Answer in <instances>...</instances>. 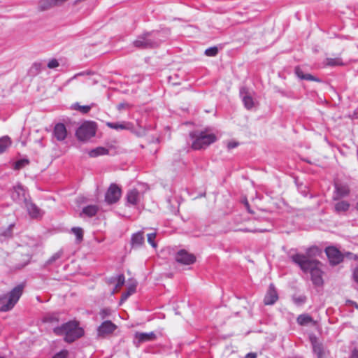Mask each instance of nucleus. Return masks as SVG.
Listing matches in <instances>:
<instances>
[{
	"mask_svg": "<svg viewBox=\"0 0 358 358\" xmlns=\"http://www.w3.org/2000/svg\"><path fill=\"white\" fill-rule=\"evenodd\" d=\"M292 259L303 271L310 272L312 281L315 286L323 285L322 264L319 261L308 259L305 255L299 254L293 255Z\"/></svg>",
	"mask_w": 358,
	"mask_h": 358,
	"instance_id": "f257e3e1",
	"label": "nucleus"
},
{
	"mask_svg": "<svg viewBox=\"0 0 358 358\" xmlns=\"http://www.w3.org/2000/svg\"><path fill=\"white\" fill-rule=\"evenodd\" d=\"M54 333L58 336H64V341L71 343L80 338L84 334V330L79 327V324L76 321H70L61 327L54 329Z\"/></svg>",
	"mask_w": 358,
	"mask_h": 358,
	"instance_id": "f03ea898",
	"label": "nucleus"
},
{
	"mask_svg": "<svg viewBox=\"0 0 358 358\" xmlns=\"http://www.w3.org/2000/svg\"><path fill=\"white\" fill-rule=\"evenodd\" d=\"M25 287V283L22 282L8 294L0 297V311L6 312L10 310L17 303Z\"/></svg>",
	"mask_w": 358,
	"mask_h": 358,
	"instance_id": "7ed1b4c3",
	"label": "nucleus"
},
{
	"mask_svg": "<svg viewBox=\"0 0 358 358\" xmlns=\"http://www.w3.org/2000/svg\"><path fill=\"white\" fill-rule=\"evenodd\" d=\"M189 137L192 140L191 147L193 150L204 149L217 140L214 134H208L204 131L191 132Z\"/></svg>",
	"mask_w": 358,
	"mask_h": 358,
	"instance_id": "20e7f679",
	"label": "nucleus"
},
{
	"mask_svg": "<svg viewBox=\"0 0 358 358\" xmlns=\"http://www.w3.org/2000/svg\"><path fill=\"white\" fill-rule=\"evenodd\" d=\"M96 124L92 121H86L77 129L76 135L80 141H86L96 134Z\"/></svg>",
	"mask_w": 358,
	"mask_h": 358,
	"instance_id": "39448f33",
	"label": "nucleus"
},
{
	"mask_svg": "<svg viewBox=\"0 0 358 358\" xmlns=\"http://www.w3.org/2000/svg\"><path fill=\"white\" fill-rule=\"evenodd\" d=\"M122 195L121 188L116 184H111L105 194V201L108 204L117 203Z\"/></svg>",
	"mask_w": 358,
	"mask_h": 358,
	"instance_id": "423d86ee",
	"label": "nucleus"
},
{
	"mask_svg": "<svg viewBox=\"0 0 358 358\" xmlns=\"http://www.w3.org/2000/svg\"><path fill=\"white\" fill-rule=\"evenodd\" d=\"M329 262L332 265H336L341 263L343 259L341 252L335 247H327L325 250Z\"/></svg>",
	"mask_w": 358,
	"mask_h": 358,
	"instance_id": "0eeeda50",
	"label": "nucleus"
},
{
	"mask_svg": "<svg viewBox=\"0 0 358 358\" xmlns=\"http://www.w3.org/2000/svg\"><path fill=\"white\" fill-rule=\"evenodd\" d=\"M176 260L180 264L189 265L195 262L196 257L194 255L181 250L177 253Z\"/></svg>",
	"mask_w": 358,
	"mask_h": 358,
	"instance_id": "6e6552de",
	"label": "nucleus"
},
{
	"mask_svg": "<svg viewBox=\"0 0 358 358\" xmlns=\"http://www.w3.org/2000/svg\"><path fill=\"white\" fill-rule=\"evenodd\" d=\"M117 329V326L110 320L104 321L98 327L97 333L99 336L112 334Z\"/></svg>",
	"mask_w": 358,
	"mask_h": 358,
	"instance_id": "1a4fd4ad",
	"label": "nucleus"
},
{
	"mask_svg": "<svg viewBox=\"0 0 358 358\" xmlns=\"http://www.w3.org/2000/svg\"><path fill=\"white\" fill-rule=\"evenodd\" d=\"M149 36V34H145L143 36L136 39L134 42V45L141 48H153L157 46V43L150 39Z\"/></svg>",
	"mask_w": 358,
	"mask_h": 358,
	"instance_id": "9d476101",
	"label": "nucleus"
},
{
	"mask_svg": "<svg viewBox=\"0 0 358 358\" xmlns=\"http://www.w3.org/2000/svg\"><path fill=\"white\" fill-rule=\"evenodd\" d=\"M278 299V292L273 284H271L264 296V302L265 305H272Z\"/></svg>",
	"mask_w": 358,
	"mask_h": 358,
	"instance_id": "9b49d317",
	"label": "nucleus"
},
{
	"mask_svg": "<svg viewBox=\"0 0 358 358\" xmlns=\"http://www.w3.org/2000/svg\"><path fill=\"white\" fill-rule=\"evenodd\" d=\"M143 199V195L136 189H132L127 194V201L131 205H137Z\"/></svg>",
	"mask_w": 358,
	"mask_h": 358,
	"instance_id": "f8f14e48",
	"label": "nucleus"
},
{
	"mask_svg": "<svg viewBox=\"0 0 358 358\" xmlns=\"http://www.w3.org/2000/svg\"><path fill=\"white\" fill-rule=\"evenodd\" d=\"M350 192V188L347 185L335 183V194L334 200H338L340 198L348 196Z\"/></svg>",
	"mask_w": 358,
	"mask_h": 358,
	"instance_id": "ddd939ff",
	"label": "nucleus"
},
{
	"mask_svg": "<svg viewBox=\"0 0 358 358\" xmlns=\"http://www.w3.org/2000/svg\"><path fill=\"white\" fill-rule=\"evenodd\" d=\"M54 134L58 141H63L66 137L67 131L64 124H57L54 129Z\"/></svg>",
	"mask_w": 358,
	"mask_h": 358,
	"instance_id": "4468645a",
	"label": "nucleus"
},
{
	"mask_svg": "<svg viewBox=\"0 0 358 358\" xmlns=\"http://www.w3.org/2000/svg\"><path fill=\"white\" fill-rule=\"evenodd\" d=\"M156 338L155 334L153 332L150 333H143V332H136L135 334V338L139 343H143L146 341H150L155 340Z\"/></svg>",
	"mask_w": 358,
	"mask_h": 358,
	"instance_id": "2eb2a0df",
	"label": "nucleus"
},
{
	"mask_svg": "<svg viewBox=\"0 0 358 358\" xmlns=\"http://www.w3.org/2000/svg\"><path fill=\"white\" fill-rule=\"evenodd\" d=\"M106 126L110 129H122V130H124V129L129 130V129H131L133 127L132 124L130 122L114 123V122H106Z\"/></svg>",
	"mask_w": 358,
	"mask_h": 358,
	"instance_id": "dca6fc26",
	"label": "nucleus"
},
{
	"mask_svg": "<svg viewBox=\"0 0 358 358\" xmlns=\"http://www.w3.org/2000/svg\"><path fill=\"white\" fill-rule=\"evenodd\" d=\"M26 207L29 215L33 218H36L41 216V210L38 206L32 202H27Z\"/></svg>",
	"mask_w": 358,
	"mask_h": 358,
	"instance_id": "f3484780",
	"label": "nucleus"
},
{
	"mask_svg": "<svg viewBox=\"0 0 358 358\" xmlns=\"http://www.w3.org/2000/svg\"><path fill=\"white\" fill-rule=\"evenodd\" d=\"M295 73L296 76L301 80H306L310 81L320 82V79L315 78L310 73H304L300 67L295 68Z\"/></svg>",
	"mask_w": 358,
	"mask_h": 358,
	"instance_id": "a211bd4d",
	"label": "nucleus"
},
{
	"mask_svg": "<svg viewBox=\"0 0 358 358\" xmlns=\"http://www.w3.org/2000/svg\"><path fill=\"white\" fill-rule=\"evenodd\" d=\"M136 282H132L128 285L127 291L122 294L120 303L125 301L131 294L136 292Z\"/></svg>",
	"mask_w": 358,
	"mask_h": 358,
	"instance_id": "6ab92c4d",
	"label": "nucleus"
},
{
	"mask_svg": "<svg viewBox=\"0 0 358 358\" xmlns=\"http://www.w3.org/2000/svg\"><path fill=\"white\" fill-rule=\"evenodd\" d=\"M297 322L301 325H306L309 323L316 324V322L313 320V317L308 314H302L299 315L297 317Z\"/></svg>",
	"mask_w": 358,
	"mask_h": 358,
	"instance_id": "aec40b11",
	"label": "nucleus"
},
{
	"mask_svg": "<svg viewBox=\"0 0 358 358\" xmlns=\"http://www.w3.org/2000/svg\"><path fill=\"white\" fill-rule=\"evenodd\" d=\"M350 203L346 201H340L334 206V209L336 213L346 212L350 208Z\"/></svg>",
	"mask_w": 358,
	"mask_h": 358,
	"instance_id": "412c9836",
	"label": "nucleus"
},
{
	"mask_svg": "<svg viewBox=\"0 0 358 358\" xmlns=\"http://www.w3.org/2000/svg\"><path fill=\"white\" fill-rule=\"evenodd\" d=\"M131 243L133 245L140 246L144 243L143 232H138L132 236Z\"/></svg>",
	"mask_w": 358,
	"mask_h": 358,
	"instance_id": "4be33fe9",
	"label": "nucleus"
},
{
	"mask_svg": "<svg viewBox=\"0 0 358 358\" xmlns=\"http://www.w3.org/2000/svg\"><path fill=\"white\" fill-rule=\"evenodd\" d=\"M108 153V149L103 147H98L89 152V156L90 157H96L100 155H105Z\"/></svg>",
	"mask_w": 358,
	"mask_h": 358,
	"instance_id": "5701e85b",
	"label": "nucleus"
},
{
	"mask_svg": "<svg viewBox=\"0 0 358 358\" xmlns=\"http://www.w3.org/2000/svg\"><path fill=\"white\" fill-rule=\"evenodd\" d=\"M11 145V141L9 137L3 136L0 138V154L4 152Z\"/></svg>",
	"mask_w": 358,
	"mask_h": 358,
	"instance_id": "b1692460",
	"label": "nucleus"
},
{
	"mask_svg": "<svg viewBox=\"0 0 358 358\" xmlns=\"http://www.w3.org/2000/svg\"><path fill=\"white\" fill-rule=\"evenodd\" d=\"M55 6L53 0H41L39 2L38 7L40 10L43 11Z\"/></svg>",
	"mask_w": 358,
	"mask_h": 358,
	"instance_id": "393cba45",
	"label": "nucleus"
},
{
	"mask_svg": "<svg viewBox=\"0 0 358 358\" xmlns=\"http://www.w3.org/2000/svg\"><path fill=\"white\" fill-rule=\"evenodd\" d=\"M97 210L98 208L96 206L92 205L85 207L83 213L89 217H92L96 214Z\"/></svg>",
	"mask_w": 358,
	"mask_h": 358,
	"instance_id": "a878e982",
	"label": "nucleus"
},
{
	"mask_svg": "<svg viewBox=\"0 0 358 358\" xmlns=\"http://www.w3.org/2000/svg\"><path fill=\"white\" fill-rule=\"evenodd\" d=\"M326 64L331 66H343V62L342 61V59L340 57L327 58L326 60Z\"/></svg>",
	"mask_w": 358,
	"mask_h": 358,
	"instance_id": "bb28decb",
	"label": "nucleus"
},
{
	"mask_svg": "<svg viewBox=\"0 0 358 358\" xmlns=\"http://www.w3.org/2000/svg\"><path fill=\"white\" fill-rule=\"evenodd\" d=\"M313 348L314 352L317 356V358H321V356L324 355V352L323 347H322V344L315 342L313 343Z\"/></svg>",
	"mask_w": 358,
	"mask_h": 358,
	"instance_id": "cd10ccee",
	"label": "nucleus"
},
{
	"mask_svg": "<svg viewBox=\"0 0 358 358\" xmlns=\"http://www.w3.org/2000/svg\"><path fill=\"white\" fill-rule=\"evenodd\" d=\"M29 164V161L27 159H22L17 161L14 164L13 169L15 170H20Z\"/></svg>",
	"mask_w": 358,
	"mask_h": 358,
	"instance_id": "c85d7f7f",
	"label": "nucleus"
},
{
	"mask_svg": "<svg viewBox=\"0 0 358 358\" xmlns=\"http://www.w3.org/2000/svg\"><path fill=\"white\" fill-rule=\"evenodd\" d=\"M71 231L75 234V236H76L77 239L79 241H81L83 240V229L81 228H80V227H73V228H72Z\"/></svg>",
	"mask_w": 358,
	"mask_h": 358,
	"instance_id": "c756f323",
	"label": "nucleus"
},
{
	"mask_svg": "<svg viewBox=\"0 0 358 358\" xmlns=\"http://www.w3.org/2000/svg\"><path fill=\"white\" fill-rule=\"evenodd\" d=\"M243 103H244V105L245 106L248 108V109H250L251 108H252L253 106V99L251 96H245L243 97Z\"/></svg>",
	"mask_w": 358,
	"mask_h": 358,
	"instance_id": "7c9ffc66",
	"label": "nucleus"
},
{
	"mask_svg": "<svg viewBox=\"0 0 358 358\" xmlns=\"http://www.w3.org/2000/svg\"><path fill=\"white\" fill-rule=\"evenodd\" d=\"M91 108L92 107L90 106H80L78 103L75 106V109L79 110L83 114L89 113L91 110Z\"/></svg>",
	"mask_w": 358,
	"mask_h": 358,
	"instance_id": "2f4dec72",
	"label": "nucleus"
},
{
	"mask_svg": "<svg viewBox=\"0 0 358 358\" xmlns=\"http://www.w3.org/2000/svg\"><path fill=\"white\" fill-rule=\"evenodd\" d=\"M156 238V233H150L147 235L148 242L155 248H157V243L155 241Z\"/></svg>",
	"mask_w": 358,
	"mask_h": 358,
	"instance_id": "473e14b6",
	"label": "nucleus"
},
{
	"mask_svg": "<svg viewBox=\"0 0 358 358\" xmlns=\"http://www.w3.org/2000/svg\"><path fill=\"white\" fill-rule=\"evenodd\" d=\"M218 52V49L217 47H211L206 50L205 54L208 57H214Z\"/></svg>",
	"mask_w": 358,
	"mask_h": 358,
	"instance_id": "72a5a7b5",
	"label": "nucleus"
},
{
	"mask_svg": "<svg viewBox=\"0 0 358 358\" xmlns=\"http://www.w3.org/2000/svg\"><path fill=\"white\" fill-rule=\"evenodd\" d=\"M59 66V63L57 61V59H50L47 64L48 68L50 69H55V68L58 67Z\"/></svg>",
	"mask_w": 358,
	"mask_h": 358,
	"instance_id": "f704fd0d",
	"label": "nucleus"
},
{
	"mask_svg": "<svg viewBox=\"0 0 358 358\" xmlns=\"http://www.w3.org/2000/svg\"><path fill=\"white\" fill-rule=\"evenodd\" d=\"M69 352L66 350H62L60 352L55 354L52 358H67Z\"/></svg>",
	"mask_w": 358,
	"mask_h": 358,
	"instance_id": "c9c22d12",
	"label": "nucleus"
},
{
	"mask_svg": "<svg viewBox=\"0 0 358 358\" xmlns=\"http://www.w3.org/2000/svg\"><path fill=\"white\" fill-rule=\"evenodd\" d=\"M62 252L61 251H59L56 253H55L48 260V263H52L57 259H59L62 257Z\"/></svg>",
	"mask_w": 358,
	"mask_h": 358,
	"instance_id": "e433bc0d",
	"label": "nucleus"
},
{
	"mask_svg": "<svg viewBox=\"0 0 358 358\" xmlns=\"http://www.w3.org/2000/svg\"><path fill=\"white\" fill-rule=\"evenodd\" d=\"M110 315V310L108 308L103 309L100 312V315L102 319Z\"/></svg>",
	"mask_w": 358,
	"mask_h": 358,
	"instance_id": "4c0bfd02",
	"label": "nucleus"
},
{
	"mask_svg": "<svg viewBox=\"0 0 358 358\" xmlns=\"http://www.w3.org/2000/svg\"><path fill=\"white\" fill-rule=\"evenodd\" d=\"M124 282H125V278H124V275H120L117 277V287L122 286L124 284Z\"/></svg>",
	"mask_w": 358,
	"mask_h": 358,
	"instance_id": "58836bf2",
	"label": "nucleus"
},
{
	"mask_svg": "<svg viewBox=\"0 0 358 358\" xmlns=\"http://www.w3.org/2000/svg\"><path fill=\"white\" fill-rule=\"evenodd\" d=\"M131 106L127 103H120L117 105V109L121 110L122 109L129 108Z\"/></svg>",
	"mask_w": 358,
	"mask_h": 358,
	"instance_id": "ea45409f",
	"label": "nucleus"
},
{
	"mask_svg": "<svg viewBox=\"0 0 358 358\" xmlns=\"http://www.w3.org/2000/svg\"><path fill=\"white\" fill-rule=\"evenodd\" d=\"M238 145V143L236 142H229L227 144V147L229 149H232V148L237 147Z\"/></svg>",
	"mask_w": 358,
	"mask_h": 358,
	"instance_id": "a19ab883",
	"label": "nucleus"
},
{
	"mask_svg": "<svg viewBox=\"0 0 358 358\" xmlns=\"http://www.w3.org/2000/svg\"><path fill=\"white\" fill-rule=\"evenodd\" d=\"M354 280L358 283V268H356L353 273Z\"/></svg>",
	"mask_w": 358,
	"mask_h": 358,
	"instance_id": "79ce46f5",
	"label": "nucleus"
},
{
	"mask_svg": "<svg viewBox=\"0 0 358 358\" xmlns=\"http://www.w3.org/2000/svg\"><path fill=\"white\" fill-rule=\"evenodd\" d=\"M33 68H34L36 71H40L41 69V63H34L33 64Z\"/></svg>",
	"mask_w": 358,
	"mask_h": 358,
	"instance_id": "37998d69",
	"label": "nucleus"
},
{
	"mask_svg": "<svg viewBox=\"0 0 358 358\" xmlns=\"http://www.w3.org/2000/svg\"><path fill=\"white\" fill-rule=\"evenodd\" d=\"M350 358H358V350L357 349H355L352 351V355Z\"/></svg>",
	"mask_w": 358,
	"mask_h": 358,
	"instance_id": "c03bdc74",
	"label": "nucleus"
},
{
	"mask_svg": "<svg viewBox=\"0 0 358 358\" xmlns=\"http://www.w3.org/2000/svg\"><path fill=\"white\" fill-rule=\"evenodd\" d=\"M66 1L67 0H53V1H55V5L56 6L61 5Z\"/></svg>",
	"mask_w": 358,
	"mask_h": 358,
	"instance_id": "a18cd8bd",
	"label": "nucleus"
},
{
	"mask_svg": "<svg viewBox=\"0 0 358 358\" xmlns=\"http://www.w3.org/2000/svg\"><path fill=\"white\" fill-rule=\"evenodd\" d=\"M245 358H257V355L255 353H248Z\"/></svg>",
	"mask_w": 358,
	"mask_h": 358,
	"instance_id": "49530a36",
	"label": "nucleus"
},
{
	"mask_svg": "<svg viewBox=\"0 0 358 358\" xmlns=\"http://www.w3.org/2000/svg\"><path fill=\"white\" fill-rule=\"evenodd\" d=\"M244 204H245V206L246 207V208L248 209V210L250 213H252L253 212H252V210H250V206H249L248 201L247 200H245V201H244Z\"/></svg>",
	"mask_w": 358,
	"mask_h": 358,
	"instance_id": "de8ad7c7",
	"label": "nucleus"
},
{
	"mask_svg": "<svg viewBox=\"0 0 358 358\" xmlns=\"http://www.w3.org/2000/svg\"><path fill=\"white\" fill-rule=\"evenodd\" d=\"M12 227H13V226H12V225H10V227H9V232H8V233H9V234H10V232H11V230H12Z\"/></svg>",
	"mask_w": 358,
	"mask_h": 358,
	"instance_id": "09e8293b",
	"label": "nucleus"
},
{
	"mask_svg": "<svg viewBox=\"0 0 358 358\" xmlns=\"http://www.w3.org/2000/svg\"><path fill=\"white\" fill-rule=\"evenodd\" d=\"M356 209L358 210V203L356 204Z\"/></svg>",
	"mask_w": 358,
	"mask_h": 358,
	"instance_id": "8fccbe9b",
	"label": "nucleus"
},
{
	"mask_svg": "<svg viewBox=\"0 0 358 358\" xmlns=\"http://www.w3.org/2000/svg\"><path fill=\"white\" fill-rule=\"evenodd\" d=\"M29 259H30V257L29 256H27V262L29 261Z\"/></svg>",
	"mask_w": 358,
	"mask_h": 358,
	"instance_id": "3c124183",
	"label": "nucleus"
},
{
	"mask_svg": "<svg viewBox=\"0 0 358 358\" xmlns=\"http://www.w3.org/2000/svg\"><path fill=\"white\" fill-rule=\"evenodd\" d=\"M323 357H324V356H321V358H324Z\"/></svg>",
	"mask_w": 358,
	"mask_h": 358,
	"instance_id": "603ef678",
	"label": "nucleus"
},
{
	"mask_svg": "<svg viewBox=\"0 0 358 358\" xmlns=\"http://www.w3.org/2000/svg\"><path fill=\"white\" fill-rule=\"evenodd\" d=\"M0 358H4V357H0Z\"/></svg>",
	"mask_w": 358,
	"mask_h": 358,
	"instance_id": "864d4df0",
	"label": "nucleus"
}]
</instances>
